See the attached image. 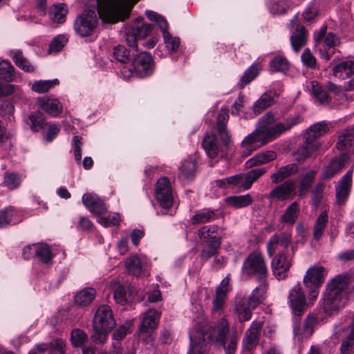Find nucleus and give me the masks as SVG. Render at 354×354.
I'll use <instances>...</instances> for the list:
<instances>
[{
    "label": "nucleus",
    "mask_w": 354,
    "mask_h": 354,
    "mask_svg": "<svg viewBox=\"0 0 354 354\" xmlns=\"http://www.w3.org/2000/svg\"><path fill=\"white\" fill-rule=\"evenodd\" d=\"M230 332L227 320L221 318L214 327L208 326L205 323H199L194 331L189 333L190 350L188 354H207V344L212 341L216 346L223 347L226 354H234L237 337L233 334L226 346V336Z\"/></svg>",
    "instance_id": "f257e3e1"
},
{
    "label": "nucleus",
    "mask_w": 354,
    "mask_h": 354,
    "mask_svg": "<svg viewBox=\"0 0 354 354\" xmlns=\"http://www.w3.org/2000/svg\"><path fill=\"white\" fill-rule=\"evenodd\" d=\"M348 281V274H338L327 283L322 301V308L326 314L330 315L344 306V292Z\"/></svg>",
    "instance_id": "f03ea898"
},
{
    "label": "nucleus",
    "mask_w": 354,
    "mask_h": 354,
    "mask_svg": "<svg viewBox=\"0 0 354 354\" xmlns=\"http://www.w3.org/2000/svg\"><path fill=\"white\" fill-rule=\"evenodd\" d=\"M99 17L103 21L115 24L129 16L132 6L138 0H94Z\"/></svg>",
    "instance_id": "7ed1b4c3"
},
{
    "label": "nucleus",
    "mask_w": 354,
    "mask_h": 354,
    "mask_svg": "<svg viewBox=\"0 0 354 354\" xmlns=\"http://www.w3.org/2000/svg\"><path fill=\"white\" fill-rule=\"evenodd\" d=\"M115 326V321L110 306L106 304L100 306L93 317L94 333L91 338L97 344L104 342L106 335L113 330Z\"/></svg>",
    "instance_id": "20e7f679"
},
{
    "label": "nucleus",
    "mask_w": 354,
    "mask_h": 354,
    "mask_svg": "<svg viewBox=\"0 0 354 354\" xmlns=\"http://www.w3.org/2000/svg\"><path fill=\"white\" fill-rule=\"evenodd\" d=\"M301 118L299 115L288 117L283 122H279L272 127H270L275 121L274 115L268 112L262 116L257 124V128L259 129L261 133L267 136L272 140L277 136L290 130L294 126L298 124L301 122Z\"/></svg>",
    "instance_id": "39448f33"
},
{
    "label": "nucleus",
    "mask_w": 354,
    "mask_h": 354,
    "mask_svg": "<svg viewBox=\"0 0 354 354\" xmlns=\"http://www.w3.org/2000/svg\"><path fill=\"white\" fill-rule=\"evenodd\" d=\"M242 270L248 276L255 277L260 283H264L268 277L266 261L260 252L250 253L243 262Z\"/></svg>",
    "instance_id": "423d86ee"
},
{
    "label": "nucleus",
    "mask_w": 354,
    "mask_h": 354,
    "mask_svg": "<svg viewBox=\"0 0 354 354\" xmlns=\"http://www.w3.org/2000/svg\"><path fill=\"white\" fill-rule=\"evenodd\" d=\"M98 24V17L94 10H86L74 21L73 28L81 37L91 36Z\"/></svg>",
    "instance_id": "0eeeda50"
},
{
    "label": "nucleus",
    "mask_w": 354,
    "mask_h": 354,
    "mask_svg": "<svg viewBox=\"0 0 354 354\" xmlns=\"http://www.w3.org/2000/svg\"><path fill=\"white\" fill-rule=\"evenodd\" d=\"M326 270L323 266H315L306 271L304 277V284L310 289L308 298L310 300L315 299L319 293L318 289L323 284Z\"/></svg>",
    "instance_id": "6e6552de"
},
{
    "label": "nucleus",
    "mask_w": 354,
    "mask_h": 354,
    "mask_svg": "<svg viewBox=\"0 0 354 354\" xmlns=\"http://www.w3.org/2000/svg\"><path fill=\"white\" fill-rule=\"evenodd\" d=\"M143 17H138L135 19L134 26L126 29V42L127 45L132 48L133 52H136L137 40L146 37L152 30L151 24H144Z\"/></svg>",
    "instance_id": "1a4fd4ad"
},
{
    "label": "nucleus",
    "mask_w": 354,
    "mask_h": 354,
    "mask_svg": "<svg viewBox=\"0 0 354 354\" xmlns=\"http://www.w3.org/2000/svg\"><path fill=\"white\" fill-rule=\"evenodd\" d=\"M129 71L139 77L150 75L153 71L152 57L145 51L137 54L132 62V68Z\"/></svg>",
    "instance_id": "9d476101"
},
{
    "label": "nucleus",
    "mask_w": 354,
    "mask_h": 354,
    "mask_svg": "<svg viewBox=\"0 0 354 354\" xmlns=\"http://www.w3.org/2000/svg\"><path fill=\"white\" fill-rule=\"evenodd\" d=\"M272 140L267 138V136L261 133L259 129L257 127L255 130L248 136H247L241 142V151L242 156H248L251 153L266 144L270 142Z\"/></svg>",
    "instance_id": "9b49d317"
},
{
    "label": "nucleus",
    "mask_w": 354,
    "mask_h": 354,
    "mask_svg": "<svg viewBox=\"0 0 354 354\" xmlns=\"http://www.w3.org/2000/svg\"><path fill=\"white\" fill-rule=\"evenodd\" d=\"M287 254L288 250H282L272 260V271L278 280H283L288 277V272L292 266V261L288 259Z\"/></svg>",
    "instance_id": "f8f14e48"
},
{
    "label": "nucleus",
    "mask_w": 354,
    "mask_h": 354,
    "mask_svg": "<svg viewBox=\"0 0 354 354\" xmlns=\"http://www.w3.org/2000/svg\"><path fill=\"white\" fill-rule=\"evenodd\" d=\"M156 196L160 205L166 209H169L173 203L172 190L169 180L163 177L156 183Z\"/></svg>",
    "instance_id": "ddd939ff"
},
{
    "label": "nucleus",
    "mask_w": 354,
    "mask_h": 354,
    "mask_svg": "<svg viewBox=\"0 0 354 354\" xmlns=\"http://www.w3.org/2000/svg\"><path fill=\"white\" fill-rule=\"evenodd\" d=\"M288 303L292 313L301 316L306 306V299L300 284L294 286L288 294Z\"/></svg>",
    "instance_id": "4468645a"
},
{
    "label": "nucleus",
    "mask_w": 354,
    "mask_h": 354,
    "mask_svg": "<svg viewBox=\"0 0 354 354\" xmlns=\"http://www.w3.org/2000/svg\"><path fill=\"white\" fill-rule=\"evenodd\" d=\"M352 185V171H348L339 181L335 187L336 203L342 206L347 201Z\"/></svg>",
    "instance_id": "2eb2a0df"
},
{
    "label": "nucleus",
    "mask_w": 354,
    "mask_h": 354,
    "mask_svg": "<svg viewBox=\"0 0 354 354\" xmlns=\"http://www.w3.org/2000/svg\"><path fill=\"white\" fill-rule=\"evenodd\" d=\"M295 184L294 180H288L272 189L266 197L270 200H287L295 192Z\"/></svg>",
    "instance_id": "dca6fc26"
},
{
    "label": "nucleus",
    "mask_w": 354,
    "mask_h": 354,
    "mask_svg": "<svg viewBox=\"0 0 354 354\" xmlns=\"http://www.w3.org/2000/svg\"><path fill=\"white\" fill-rule=\"evenodd\" d=\"M292 243V235L288 232L274 234L267 243L268 254L272 257L275 253L277 245L280 244L283 248V250H288V248Z\"/></svg>",
    "instance_id": "f3484780"
},
{
    "label": "nucleus",
    "mask_w": 354,
    "mask_h": 354,
    "mask_svg": "<svg viewBox=\"0 0 354 354\" xmlns=\"http://www.w3.org/2000/svg\"><path fill=\"white\" fill-rule=\"evenodd\" d=\"M160 313L156 309H149L144 315L139 328L140 334H150L157 328Z\"/></svg>",
    "instance_id": "a211bd4d"
},
{
    "label": "nucleus",
    "mask_w": 354,
    "mask_h": 354,
    "mask_svg": "<svg viewBox=\"0 0 354 354\" xmlns=\"http://www.w3.org/2000/svg\"><path fill=\"white\" fill-rule=\"evenodd\" d=\"M229 120L227 109L222 108L216 119V131L218 134L223 147L227 148L231 142L230 137L226 129V124Z\"/></svg>",
    "instance_id": "6ab92c4d"
},
{
    "label": "nucleus",
    "mask_w": 354,
    "mask_h": 354,
    "mask_svg": "<svg viewBox=\"0 0 354 354\" xmlns=\"http://www.w3.org/2000/svg\"><path fill=\"white\" fill-rule=\"evenodd\" d=\"M348 159V156L345 153H341L339 156L332 159L328 165L322 171L323 178H332L344 167Z\"/></svg>",
    "instance_id": "aec40b11"
},
{
    "label": "nucleus",
    "mask_w": 354,
    "mask_h": 354,
    "mask_svg": "<svg viewBox=\"0 0 354 354\" xmlns=\"http://www.w3.org/2000/svg\"><path fill=\"white\" fill-rule=\"evenodd\" d=\"M82 200L83 204L94 214L100 215L106 212L104 201L96 195L84 194Z\"/></svg>",
    "instance_id": "412c9836"
},
{
    "label": "nucleus",
    "mask_w": 354,
    "mask_h": 354,
    "mask_svg": "<svg viewBox=\"0 0 354 354\" xmlns=\"http://www.w3.org/2000/svg\"><path fill=\"white\" fill-rule=\"evenodd\" d=\"M37 102L40 109L53 117L57 116L62 111V104L57 98L44 96L39 97Z\"/></svg>",
    "instance_id": "4be33fe9"
},
{
    "label": "nucleus",
    "mask_w": 354,
    "mask_h": 354,
    "mask_svg": "<svg viewBox=\"0 0 354 354\" xmlns=\"http://www.w3.org/2000/svg\"><path fill=\"white\" fill-rule=\"evenodd\" d=\"M202 146L207 156L211 159L216 158L218 152L222 150L217 136L214 133H207L203 140Z\"/></svg>",
    "instance_id": "5701e85b"
},
{
    "label": "nucleus",
    "mask_w": 354,
    "mask_h": 354,
    "mask_svg": "<svg viewBox=\"0 0 354 354\" xmlns=\"http://www.w3.org/2000/svg\"><path fill=\"white\" fill-rule=\"evenodd\" d=\"M261 328V322H253L250 328L245 332L243 342L246 349L250 350L257 344Z\"/></svg>",
    "instance_id": "b1692460"
},
{
    "label": "nucleus",
    "mask_w": 354,
    "mask_h": 354,
    "mask_svg": "<svg viewBox=\"0 0 354 354\" xmlns=\"http://www.w3.org/2000/svg\"><path fill=\"white\" fill-rule=\"evenodd\" d=\"M218 217L217 210L210 209H203L195 212L191 218L193 225L204 224L215 221Z\"/></svg>",
    "instance_id": "393cba45"
},
{
    "label": "nucleus",
    "mask_w": 354,
    "mask_h": 354,
    "mask_svg": "<svg viewBox=\"0 0 354 354\" xmlns=\"http://www.w3.org/2000/svg\"><path fill=\"white\" fill-rule=\"evenodd\" d=\"M298 166L295 163L288 164L285 166L281 167L277 172L270 176L272 183L274 184H279L283 182L286 178L297 173Z\"/></svg>",
    "instance_id": "a878e982"
},
{
    "label": "nucleus",
    "mask_w": 354,
    "mask_h": 354,
    "mask_svg": "<svg viewBox=\"0 0 354 354\" xmlns=\"http://www.w3.org/2000/svg\"><path fill=\"white\" fill-rule=\"evenodd\" d=\"M277 158V153L274 151H266L256 154L245 162V167L250 169L261 165L268 163Z\"/></svg>",
    "instance_id": "bb28decb"
},
{
    "label": "nucleus",
    "mask_w": 354,
    "mask_h": 354,
    "mask_svg": "<svg viewBox=\"0 0 354 354\" xmlns=\"http://www.w3.org/2000/svg\"><path fill=\"white\" fill-rule=\"evenodd\" d=\"M201 243L203 245V249L201 254V259L203 261H206L218 254L222 240L201 241Z\"/></svg>",
    "instance_id": "cd10ccee"
},
{
    "label": "nucleus",
    "mask_w": 354,
    "mask_h": 354,
    "mask_svg": "<svg viewBox=\"0 0 354 354\" xmlns=\"http://www.w3.org/2000/svg\"><path fill=\"white\" fill-rule=\"evenodd\" d=\"M317 319L315 314H309L304 321L302 330L299 327L294 326L295 335L301 336V338L309 337L313 332Z\"/></svg>",
    "instance_id": "c85d7f7f"
},
{
    "label": "nucleus",
    "mask_w": 354,
    "mask_h": 354,
    "mask_svg": "<svg viewBox=\"0 0 354 354\" xmlns=\"http://www.w3.org/2000/svg\"><path fill=\"white\" fill-rule=\"evenodd\" d=\"M266 167H259L252 169L248 172L243 174L244 182L242 188L244 190H248L251 188L252 184L257 181L261 177L267 173Z\"/></svg>",
    "instance_id": "c756f323"
},
{
    "label": "nucleus",
    "mask_w": 354,
    "mask_h": 354,
    "mask_svg": "<svg viewBox=\"0 0 354 354\" xmlns=\"http://www.w3.org/2000/svg\"><path fill=\"white\" fill-rule=\"evenodd\" d=\"M328 129L329 128L325 122H317L311 125L307 129L305 139L308 143L317 142L316 139L327 133Z\"/></svg>",
    "instance_id": "7c9ffc66"
},
{
    "label": "nucleus",
    "mask_w": 354,
    "mask_h": 354,
    "mask_svg": "<svg viewBox=\"0 0 354 354\" xmlns=\"http://www.w3.org/2000/svg\"><path fill=\"white\" fill-rule=\"evenodd\" d=\"M254 307H251L249 305V301L246 299H240L236 301L234 306V310L238 315L239 322H243L251 319V310Z\"/></svg>",
    "instance_id": "2f4dec72"
},
{
    "label": "nucleus",
    "mask_w": 354,
    "mask_h": 354,
    "mask_svg": "<svg viewBox=\"0 0 354 354\" xmlns=\"http://www.w3.org/2000/svg\"><path fill=\"white\" fill-rule=\"evenodd\" d=\"M67 12V6L65 3H56L50 8V18L54 23L62 24L66 21Z\"/></svg>",
    "instance_id": "473e14b6"
},
{
    "label": "nucleus",
    "mask_w": 354,
    "mask_h": 354,
    "mask_svg": "<svg viewBox=\"0 0 354 354\" xmlns=\"http://www.w3.org/2000/svg\"><path fill=\"white\" fill-rule=\"evenodd\" d=\"M218 230V225H205L198 230V236L201 241L222 240Z\"/></svg>",
    "instance_id": "72a5a7b5"
},
{
    "label": "nucleus",
    "mask_w": 354,
    "mask_h": 354,
    "mask_svg": "<svg viewBox=\"0 0 354 354\" xmlns=\"http://www.w3.org/2000/svg\"><path fill=\"white\" fill-rule=\"evenodd\" d=\"M96 291L92 288H86L79 291L75 295L74 299L77 305L86 306L95 299Z\"/></svg>",
    "instance_id": "f704fd0d"
},
{
    "label": "nucleus",
    "mask_w": 354,
    "mask_h": 354,
    "mask_svg": "<svg viewBox=\"0 0 354 354\" xmlns=\"http://www.w3.org/2000/svg\"><path fill=\"white\" fill-rule=\"evenodd\" d=\"M65 346L66 343L63 339H56L48 344H38L36 345V348L41 353L49 351L50 353L57 351L59 354H65Z\"/></svg>",
    "instance_id": "c9c22d12"
},
{
    "label": "nucleus",
    "mask_w": 354,
    "mask_h": 354,
    "mask_svg": "<svg viewBox=\"0 0 354 354\" xmlns=\"http://www.w3.org/2000/svg\"><path fill=\"white\" fill-rule=\"evenodd\" d=\"M253 202L252 196L249 194L240 196H232L225 198V203L228 206L235 209H240L249 206Z\"/></svg>",
    "instance_id": "e433bc0d"
},
{
    "label": "nucleus",
    "mask_w": 354,
    "mask_h": 354,
    "mask_svg": "<svg viewBox=\"0 0 354 354\" xmlns=\"http://www.w3.org/2000/svg\"><path fill=\"white\" fill-rule=\"evenodd\" d=\"M306 39L307 36L304 26L297 25L296 32L290 36V43L292 48L295 51H299L306 44Z\"/></svg>",
    "instance_id": "4c0bfd02"
},
{
    "label": "nucleus",
    "mask_w": 354,
    "mask_h": 354,
    "mask_svg": "<svg viewBox=\"0 0 354 354\" xmlns=\"http://www.w3.org/2000/svg\"><path fill=\"white\" fill-rule=\"evenodd\" d=\"M299 214V204L297 202L292 203L281 216L280 221L288 225L294 224Z\"/></svg>",
    "instance_id": "58836bf2"
},
{
    "label": "nucleus",
    "mask_w": 354,
    "mask_h": 354,
    "mask_svg": "<svg viewBox=\"0 0 354 354\" xmlns=\"http://www.w3.org/2000/svg\"><path fill=\"white\" fill-rule=\"evenodd\" d=\"M354 139V126H351L342 130L339 135L337 142V148L343 151L351 145V142Z\"/></svg>",
    "instance_id": "ea45409f"
},
{
    "label": "nucleus",
    "mask_w": 354,
    "mask_h": 354,
    "mask_svg": "<svg viewBox=\"0 0 354 354\" xmlns=\"http://www.w3.org/2000/svg\"><path fill=\"white\" fill-rule=\"evenodd\" d=\"M316 171L310 170L306 172L301 179L299 185V196L304 197L309 192L315 180Z\"/></svg>",
    "instance_id": "a19ab883"
},
{
    "label": "nucleus",
    "mask_w": 354,
    "mask_h": 354,
    "mask_svg": "<svg viewBox=\"0 0 354 354\" xmlns=\"http://www.w3.org/2000/svg\"><path fill=\"white\" fill-rule=\"evenodd\" d=\"M26 122L33 131H38L43 129L46 124L44 115L40 111L32 113L26 120Z\"/></svg>",
    "instance_id": "79ce46f5"
},
{
    "label": "nucleus",
    "mask_w": 354,
    "mask_h": 354,
    "mask_svg": "<svg viewBox=\"0 0 354 354\" xmlns=\"http://www.w3.org/2000/svg\"><path fill=\"white\" fill-rule=\"evenodd\" d=\"M261 66L257 64L251 65L244 73L238 84L241 88L245 87V85L252 82L259 74L261 71Z\"/></svg>",
    "instance_id": "37998d69"
},
{
    "label": "nucleus",
    "mask_w": 354,
    "mask_h": 354,
    "mask_svg": "<svg viewBox=\"0 0 354 354\" xmlns=\"http://www.w3.org/2000/svg\"><path fill=\"white\" fill-rule=\"evenodd\" d=\"M12 57L15 64L26 72L30 73L35 71L34 66L23 55L21 50L12 51Z\"/></svg>",
    "instance_id": "c03bdc74"
},
{
    "label": "nucleus",
    "mask_w": 354,
    "mask_h": 354,
    "mask_svg": "<svg viewBox=\"0 0 354 354\" xmlns=\"http://www.w3.org/2000/svg\"><path fill=\"white\" fill-rule=\"evenodd\" d=\"M15 78V71L11 63L6 60L0 62V80L6 82H12Z\"/></svg>",
    "instance_id": "a18cd8bd"
},
{
    "label": "nucleus",
    "mask_w": 354,
    "mask_h": 354,
    "mask_svg": "<svg viewBox=\"0 0 354 354\" xmlns=\"http://www.w3.org/2000/svg\"><path fill=\"white\" fill-rule=\"evenodd\" d=\"M346 331L348 333V335L346 339L342 341L340 346L342 354H348L354 345V316L351 323L348 328H346Z\"/></svg>",
    "instance_id": "49530a36"
},
{
    "label": "nucleus",
    "mask_w": 354,
    "mask_h": 354,
    "mask_svg": "<svg viewBox=\"0 0 354 354\" xmlns=\"http://www.w3.org/2000/svg\"><path fill=\"white\" fill-rule=\"evenodd\" d=\"M274 103V100L270 93H264L254 104V111L256 115L260 114L263 110Z\"/></svg>",
    "instance_id": "de8ad7c7"
},
{
    "label": "nucleus",
    "mask_w": 354,
    "mask_h": 354,
    "mask_svg": "<svg viewBox=\"0 0 354 354\" xmlns=\"http://www.w3.org/2000/svg\"><path fill=\"white\" fill-rule=\"evenodd\" d=\"M134 55L131 50L127 49L123 45H118L113 49V57L118 62L125 64L131 60V57Z\"/></svg>",
    "instance_id": "09e8293b"
},
{
    "label": "nucleus",
    "mask_w": 354,
    "mask_h": 354,
    "mask_svg": "<svg viewBox=\"0 0 354 354\" xmlns=\"http://www.w3.org/2000/svg\"><path fill=\"white\" fill-rule=\"evenodd\" d=\"M328 223V214L326 211L322 212L317 217L313 228V237L316 240H319L325 230Z\"/></svg>",
    "instance_id": "8fccbe9b"
},
{
    "label": "nucleus",
    "mask_w": 354,
    "mask_h": 354,
    "mask_svg": "<svg viewBox=\"0 0 354 354\" xmlns=\"http://www.w3.org/2000/svg\"><path fill=\"white\" fill-rule=\"evenodd\" d=\"M266 292V285L262 283L259 287L254 289L248 299L249 305L251 307L256 308L257 305L261 304L263 299L264 295Z\"/></svg>",
    "instance_id": "3c124183"
},
{
    "label": "nucleus",
    "mask_w": 354,
    "mask_h": 354,
    "mask_svg": "<svg viewBox=\"0 0 354 354\" xmlns=\"http://www.w3.org/2000/svg\"><path fill=\"white\" fill-rule=\"evenodd\" d=\"M344 73L346 77H350L354 74V61H344L335 66L333 68V73L337 76L338 73Z\"/></svg>",
    "instance_id": "603ef678"
},
{
    "label": "nucleus",
    "mask_w": 354,
    "mask_h": 354,
    "mask_svg": "<svg viewBox=\"0 0 354 354\" xmlns=\"http://www.w3.org/2000/svg\"><path fill=\"white\" fill-rule=\"evenodd\" d=\"M35 256L45 264H48L52 262L53 255L50 248L47 245H37L36 250H35Z\"/></svg>",
    "instance_id": "864d4df0"
},
{
    "label": "nucleus",
    "mask_w": 354,
    "mask_h": 354,
    "mask_svg": "<svg viewBox=\"0 0 354 354\" xmlns=\"http://www.w3.org/2000/svg\"><path fill=\"white\" fill-rule=\"evenodd\" d=\"M59 83V82L57 79L52 80H39L32 85V90L39 93H45L50 88L58 85Z\"/></svg>",
    "instance_id": "5fc2aeb1"
},
{
    "label": "nucleus",
    "mask_w": 354,
    "mask_h": 354,
    "mask_svg": "<svg viewBox=\"0 0 354 354\" xmlns=\"http://www.w3.org/2000/svg\"><path fill=\"white\" fill-rule=\"evenodd\" d=\"M126 268L129 273L136 277L139 276L142 270L141 261L137 256L131 257L127 260Z\"/></svg>",
    "instance_id": "6e6d98bb"
},
{
    "label": "nucleus",
    "mask_w": 354,
    "mask_h": 354,
    "mask_svg": "<svg viewBox=\"0 0 354 354\" xmlns=\"http://www.w3.org/2000/svg\"><path fill=\"white\" fill-rule=\"evenodd\" d=\"M289 63L286 58L281 55L276 56L270 62V70L273 72H286Z\"/></svg>",
    "instance_id": "4d7b16f0"
},
{
    "label": "nucleus",
    "mask_w": 354,
    "mask_h": 354,
    "mask_svg": "<svg viewBox=\"0 0 354 354\" xmlns=\"http://www.w3.org/2000/svg\"><path fill=\"white\" fill-rule=\"evenodd\" d=\"M197 169L196 162L194 160H185L180 167L181 175L184 179L189 180L194 176Z\"/></svg>",
    "instance_id": "13d9d810"
},
{
    "label": "nucleus",
    "mask_w": 354,
    "mask_h": 354,
    "mask_svg": "<svg viewBox=\"0 0 354 354\" xmlns=\"http://www.w3.org/2000/svg\"><path fill=\"white\" fill-rule=\"evenodd\" d=\"M315 82H312L313 90L312 93L313 97L319 101L320 104H328L330 101L327 92L319 86L317 83L315 84Z\"/></svg>",
    "instance_id": "bf43d9fd"
},
{
    "label": "nucleus",
    "mask_w": 354,
    "mask_h": 354,
    "mask_svg": "<svg viewBox=\"0 0 354 354\" xmlns=\"http://www.w3.org/2000/svg\"><path fill=\"white\" fill-rule=\"evenodd\" d=\"M319 148L317 142H312L308 143L306 140L305 144L301 146L297 149L298 158L304 159L311 155L313 152Z\"/></svg>",
    "instance_id": "052dcab7"
},
{
    "label": "nucleus",
    "mask_w": 354,
    "mask_h": 354,
    "mask_svg": "<svg viewBox=\"0 0 354 354\" xmlns=\"http://www.w3.org/2000/svg\"><path fill=\"white\" fill-rule=\"evenodd\" d=\"M87 339V335L82 330L73 329L71 333V342L74 347H81Z\"/></svg>",
    "instance_id": "680f3d73"
},
{
    "label": "nucleus",
    "mask_w": 354,
    "mask_h": 354,
    "mask_svg": "<svg viewBox=\"0 0 354 354\" xmlns=\"http://www.w3.org/2000/svg\"><path fill=\"white\" fill-rule=\"evenodd\" d=\"M66 41L67 39L65 36L62 35H57L54 37L50 43L48 53L50 54L52 53H57L59 52L63 48Z\"/></svg>",
    "instance_id": "e2e57ef3"
},
{
    "label": "nucleus",
    "mask_w": 354,
    "mask_h": 354,
    "mask_svg": "<svg viewBox=\"0 0 354 354\" xmlns=\"http://www.w3.org/2000/svg\"><path fill=\"white\" fill-rule=\"evenodd\" d=\"M113 298L116 303L124 305L127 302V292L124 286L117 283L113 287Z\"/></svg>",
    "instance_id": "0e129e2a"
},
{
    "label": "nucleus",
    "mask_w": 354,
    "mask_h": 354,
    "mask_svg": "<svg viewBox=\"0 0 354 354\" xmlns=\"http://www.w3.org/2000/svg\"><path fill=\"white\" fill-rule=\"evenodd\" d=\"M227 294L222 288H217L216 290V296L213 300V310L214 312L219 311L222 309Z\"/></svg>",
    "instance_id": "69168bd1"
},
{
    "label": "nucleus",
    "mask_w": 354,
    "mask_h": 354,
    "mask_svg": "<svg viewBox=\"0 0 354 354\" xmlns=\"http://www.w3.org/2000/svg\"><path fill=\"white\" fill-rule=\"evenodd\" d=\"M20 178L15 173H5L3 185L10 189H14L20 185Z\"/></svg>",
    "instance_id": "338daca9"
},
{
    "label": "nucleus",
    "mask_w": 354,
    "mask_h": 354,
    "mask_svg": "<svg viewBox=\"0 0 354 354\" xmlns=\"http://www.w3.org/2000/svg\"><path fill=\"white\" fill-rule=\"evenodd\" d=\"M324 183H317L311 192V203L315 207H318L324 194Z\"/></svg>",
    "instance_id": "774afa93"
}]
</instances>
